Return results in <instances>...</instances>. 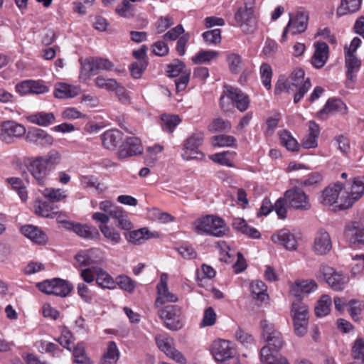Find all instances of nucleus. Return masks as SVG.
<instances>
[{
  "label": "nucleus",
  "mask_w": 364,
  "mask_h": 364,
  "mask_svg": "<svg viewBox=\"0 0 364 364\" xmlns=\"http://www.w3.org/2000/svg\"><path fill=\"white\" fill-rule=\"evenodd\" d=\"M233 228L252 238L258 239L261 237L260 232L255 228L247 225V222L242 218H235L232 223Z\"/></svg>",
  "instance_id": "34"
},
{
  "label": "nucleus",
  "mask_w": 364,
  "mask_h": 364,
  "mask_svg": "<svg viewBox=\"0 0 364 364\" xmlns=\"http://www.w3.org/2000/svg\"><path fill=\"white\" fill-rule=\"evenodd\" d=\"M43 196L50 203L62 201L68 196L66 191L54 188H46L43 192Z\"/></svg>",
  "instance_id": "43"
},
{
  "label": "nucleus",
  "mask_w": 364,
  "mask_h": 364,
  "mask_svg": "<svg viewBox=\"0 0 364 364\" xmlns=\"http://www.w3.org/2000/svg\"><path fill=\"white\" fill-rule=\"evenodd\" d=\"M53 209V205L46 201H38L35 205L36 214L41 217L51 218Z\"/></svg>",
  "instance_id": "57"
},
{
  "label": "nucleus",
  "mask_w": 364,
  "mask_h": 364,
  "mask_svg": "<svg viewBox=\"0 0 364 364\" xmlns=\"http://www.w3.org/2000/svg\"><path fill=\"white\" fill-rule=\"evenodd\" d=\"M28 119L32 124L48 127L55 122V118L52 112H39L28 116Z\"/></svg>",
  "instance_id": "32"
},
{
  "label": "nucleus",
  "mask_w": 364,
  "mask_h": 364,
  "mask_svg": "<svg viewBox=\"0 0 364 364\" xmlns=\"http://www.w3.org/2000/svg\"><path fill=\"white\" fill-rule=\"evenodd\" d=\"M53 282L55 284V287L54 291H53V295L60 297H65L73 290V285L66 280L55 278L53 279Z\"/></svg>",
  "instance_id": "40"
},
{
  "label": "nucleus",
  "mask_w": 364,
  "mask_h": 364,
  "mask_svg": "<svg viewBox=\"0 0 364 364\" xmlns=\"http://www.w3.org/2000/svg\"><path fill=\"white\" fill-rule=\"evenodd\" d=\"M208 130L210 132H227L231 129V124L228 120L216 118L208 127Z\"/></svg>",
  "instance_id": "51"
},
{
  "label": "nucleus",
  "mask_w": 364,
  "mask_h": 364,
  "mask_svg": "<svg viewBox=\"0 0 364 364\" xmlns=\"http://www.w3.org/2000/svg\"><path fill=\"white\" fill-rule=\"evenodd\" d=\"M236 139L230 135H217L211 138L212 145L214 146H233L235 145Z\"/></svg>",
  "instance_id": "52"
},
{
  "label": "nucleus",
  "mask_w": 364,
  "mask_h": 364,
  "mask_svg": "<svg viewBox=\"0 0 364 364\" xmlns=\"http://www.w3.org/2000/svg\"><path fill=\"white\" fill-rule=\"evenodd\" d=\"M194 231L199 234H206L215 237H222L228 230L225 221L219 217L207 215L198 218L193 223Z\"/></svg>",
  "instance_id": "2"
},
{
  "label": "nucleus",
  "mask_w": 364,
  "mask_h": 364,
  "mask_svg": "<svg viewBox=\"0 0 364 364\" xmlns=\"http://www.w3.org/2000/svg\"><path fill=\"white\" fill-rule=\"evenodd\" d=\"M364 194V181L360 178H355L351 185L350 193L346 192V199L341 203L343 208H349Z\"/></svg>",
  "instance_id": "22"
},
{
  "label": "nucleus",
  "mask_w": 364,
  "mask_h": 364,
  "mask_svg": "<svg viewBox=\"0 0 364 364\" xmlns=\"http://www.w3.org/2000/svg\"><path fill=\"white\" fill-rule=\"evenodd\" d=\"M178 300V296L169 291L168 287L157 289V297L154 302V307L164 306L166 303H173Z\"/></svg>",
  "instance_id": "35"
},
{
  "label": "nucleus",
  "mask_w": 364,
  "mask_h": 364,
  "mask_svg": "<svg viewBox=\"0 0 364 364\" xmlns=\"http://www.w3.org/2000/svg\"><path fill=\"white\" fill-rule=\"evenodd\" d=\"M95 83L99 88L107 91H114V89L117 86V82L114 79L106 78L102 75L97 76L95 79Z\"/></svg>",
  "instance_id": "55"
},
{
  "label": "nucleus",
  "mask_w": 364,
  "mask_h": 364,
  "mask_svg": "<svg viewBox=\"0 0 364 364\" xmlns=\"http://www.w3.org/2000/svg\"><path fill=\"white\" fill-rule=\"evenodd\" d=\"M319 274L318 277L325 281L333 290L337 291H342L349 281L348 276L324 264L320 266Z\"/></svg>",
  "instance_id": "5"
},
{
  "label": "nucleus",
  "mask_w": 364,
  "mask_h": 364,
  "mask_svg": "<svg viewBox=\"0 0 364 364\" xmlns=\"http://www.w3.org/2000/svg\"><path fill=\"white\" fill-rule=\"evenodd\" d=\"M204 133L196 132L193 133L184 143L185 151L182 154L183 159L191 160L194 159H202L204 155L198 151V147L203 144Z\"/></svg>",
  "instance_id": "10"
},
{
  "label": "nucleus",
  "mask_w": 364,
  "mask_h": 364,
  "mask_svg": "<svg viewBox=\"0 0 364 364\" xmlns=\"http://www.w3.org/2000/svg\"><path fill=\"white\" fill-rule=\"evenodd\" d=\"M272 240L277 244L292 251L297 248V241L295 236L287 229H282L272 235Z\"/></svg>",
  "instance_id": "24"
},
{
  "label": "nucleus",
  "mask_w": 364,
  "mask_h": 364,
  "mask_svg": "<svg viewBox=\"0 0 364 364\" xmlns=\"http://www.w3.org/2000/svg\"><path fill=\"white\" fill-rule=\"evenodd\" d=\"M347 107L346 104L339 99H330L327 101L324 107L319 111V116L322 117V115L325 113H342L345 114L346 112Z\"/></svg>",
  "instance_id": "33"
},
{
  "label": "nucleus",
  "mask_w": 364,
  "mask_h": 364,
  "mask_svg": "<svg viewBox=\"0 0 364 364\" xmlns=\"http://www.w3.org/2000/svg\"><path fill=\"white\" fill-rule=\"evenodd\" d=\"M74 362L77 363H87L89 358L86 355L84 344L79 343L73 350Z\"/></svg>",
  "instance_id": "59"
},
{
  "label": "nucleus",
  "mask_w": 364,
  "mask_h": 364,
  "mask_svg": "<svg viewBox=\"0 0 364 364\" xmlns=\"http://www.w3.org/2000/svg\"><path fill=\"white\" fill-rule=\"evenodd\" d=\"M260 326L262 331V335L269 346H273L274 349L279 351L284 346L285 341L282 333L267 320L260 321Z\"/></svg>",
  "instance_id": "11"
},
{
  "label": "nucleus",
  "mask_w": 364,
  "mask_h": 364,
  "mask_svg": "<svg viewBox=\"0 0 364 364\" xmlns=\"http://www.w3.org/2000/svg\"><path fill=\"white\" fill-rule=\"evenodd\" d=\"M291 316L293 321L294 331L296 336H304L309 324L308 306L299 300H294L291 304Z\"/></svg>",
  "instance_id": "4"
},
{
  "label": "nucleus",
  "mask_w": 364,
  "mask_h": 364,
  "mask_svg": "<svg viewBox=\"0 0 364 364\" xmlns=\"http://www.w3.org/2000/svg\"><path fill=\"white\" fill-rule=\"evenodd\" d=\"M235 339L243 346L248 347L254 344L253 336L240 327H238L235 333Z\"/></svg>",
  "instance_id": "56"
},
{
  "label": "nucleus",
  "mask_w": 364,
  "mask_h": 364,
  "mask_svg": "<svg viewBox=\"0 0 364 364\" xmlns=\"http://www.w3.org/2000/svg\"><path fill=\"white\" fill-rule=\"evenodd\" d=\"M355 262L351 269V273L354 275L364 272V255H357L353 257Z\"/></svg>",
  "instance_id": "64"
},
{
  "label": "nucleus",
  "mask_w": 364,
  "mask_h": 364,
  "mask_svg": "<svg viewBox=\"0 0 364 364\" xmlns=\"http://www.w3.org/2000/svg\"><path fill=\"white\" fill-rule=\"evenodd\" d=\"M65 228L73 230L75 233L81 237L94 240L99 239L100 237L98 230L91 225L74 223L72 222H64Z\"/></svg>",
  "instance_id": "21"
},
{
  "label": "nucleus",
  "mask_w": 364,
  "mask_h": 364,
  "mask_svg": "<svg viewBox=\"0 0 364 364\" xmlns=\"http://www.w3.org/2000/svg\"><path fill=\"white\" fill-rule=\"evenodd\" d=\"M291 87L296 88L294 96V103H298L311 86L309 77L305 78L304 70L301 68L294 69L289 77Z\"/></svg>",
  "instance_id": "8"
},
{
  "label": "nucleus",
  "mask_w": 364,
  "mask_h": 364,
  "mask_svg": "<svg viewBox=\"0 0 364 364\" xmlns=\"http://www.w3.org/2000/svg\"><path fill=\"white\" fill-rule=\"evenodd\" d=\"M344 237L350 245H364V228L359 222H349L345 225Z\"/></svg>",
  "instance_id": "16"
},
{
  "label": "nucleus",
  "mask_w": 364,
  "mask_h": 364,
  "mask_svg": "<svg viewBox=\"0 0 364 364\" xmlns=\"http://www.w3.org/2000/svg\"><path fill=\"white\" fill-rule=\"evenodd\" d=\"M25 139L26 142L41 148L52 146L54 143L52 135L46 130L37 127L28 129Z\"/></svg>",
  "instance_id": "12"
},
{
  "label": "nucleus",
  "mask_w": 364,
  "mask_h": 364,
  "mask_svg": "<svg viewBox=\"0 0 364 364\" xmlns=\"http://www.w3.org/2000/svg\"><path fill=\"white\" fill-rule=\"evenodd\" d=\"M284 197L289 208L294 210L307 211L311 208L309 196L299 187L294 186L287 190Z\"/></svg>",
  "instance_id": "6"
},
{
  "label": "nucleus",
  "mask_w": 364,
  "mask_h": 364,
  "mask_svg": "<svg viewBox=\"0 0 364 364\" xmlns=\"http://www.w3.org/2000/svg\"><path fill=\"white\" fill-rule=\"evenodd\" d=\"M332 249L330 235L324 229H320L315 237L313 250L318 255H325Z\"/></svg>",
  "instance_id": "19"
},
{
  "label": "nucleus",
  "mask_w": 364,
  "mask_h": 364,
  "mask_svg": "<svg viewBox=\"0 0 364 364\" xmlns=\"http://www.w3.org/2000/svg\"><path fill=\"white\" fill-rule=\"evenodd\" d=\"M101 139L105 148L114 150L123 141V134L117 129H111L105 132Z\"/></svg>",
  "instance_id": "26"
},
{
  "label": "nucleus",
  "mask_w": 364,
  "mask_h": 364,
  "mask_svg": "<svg viewBox=\"0 0 364 364\" xmlns=\"http://www.w3.org/2000/svg\"><path fill=\"white\" fill-rule=\"evenodd\" d=\"M362 0H341V5L338 7L336 15L342 16L348 14L354 13L360 8Z\"/></svg>",
  "instance_id": "37"
},
{
  "label": "nucleus",
  "mask_w": 364,
  "mask_h": 364,
  "mask_svg": "<svg viewBox=\"0 0 364 364\" xmlns=\"http://www.w3.org/2000/svg\"><path fill=\"white\" fill-rule=\"evenodd\" d=\"M157 315L166 328L172 331L181 329L185 323L182 307L176 304H168L156 308Z\"/></svg>",
  "instance_id": "3"
},
{
  "label": "nucleus",
  "mask_w": 364,
  "mask_h": 364,
  "mask_svg": "<svg viewBox=\"0 0 364 364\" xmlns=\"http://www.w3.org/2000/svg\"><path fill=\"white\" fill-rule=\"evenodd\" d=\"M117 284L119 287L128 292H133L135 289V282L126 275H119L117 278Z\"/></svg>",
  "instance_id": "62"
},
{
  "label": "nucleus",
  "mask_w": 364,
  "mask_h": 364,
  "mask_svg": "<svg viewBox=\"0 0 364 364\" xmlns=\"http://www.w3.org/2000/svg\"><path fill=\"white\" fill-rule=\"evenodd\" d=\"M267 289L266 284L262 281H254L250 284V290L253 298L260 301H264L268 298Z\"/></svg>",
  "instance_id": "42"
},
{
  "label": "nucleus",
  "mask_w": 364,
  "mask_h": 364,
  "mask_svg": "<svg viewBox=\"0 0 364 364\" xmlns=\"http://www.w3.org/2000/svg\"><path fill=\"white\" fill-rule=\"evenodd\" d=\"M291 33L293 35L304 32L308 26L309 16L305 13H298L294 19H291Z\"/></svg>",
  "instance_id": "38"
},
{
  "label": "nucleus",
  "mask_w": 364,
  "mask_h": 364,
  "mask_svg": "<svg viewBox=\"0 0 364 364\" xmlns=\"http://www.w3.org/2000/svg\"><path fill=\"white\" fill-rule=\"evenodd\" d=\"M152 234L149 232L148 228H143L139 230H133L129 232L126 235V238L128 242L134 244V245H140L143 243L145 240L151 238Z\"/></svg>",
  "instance_id": "36"
},
{
  "label": "nucleus",
  "mask_w": 364,
  "mask_h": 364,
  "mask_svg": "<svg viewBox=\"0 0 364 364\" xmlns=\"http://www.w3.org/2000/svg\"><path fill=\"white\" fill-rule=\"evenodd\" d=\"M315 50L311 58V63L314 68L320 69L323 68L328 59L329 47L324 42H316L314 45Z\"/></svg>",
  "instance_id": "23"
},
{
  "label": "nucleus",
  "mask_w": 364,
  "mask_h": 364,
  "mask_svg": "<svg viewBox=\"0 0 364 364\" xmlns=\"http://www.w3.org/2000/svg\"><path fill=\"white\" fill-rule=\"evenodd\" d=\"M6 181L11 186L12 188L17 192L23 202H26L28 200V191L26 186L20 178H6Z\"/></svg>",
  "instance_id": "45"
},
{
  "label": "nucleus",
  "mask_w": 364,
  "mask_h": 364,
  "mask_svg": "<svg viewBox=\"0 0 364 364\" xmlns=\"http://www.w3.org/2000/svg\"><path fill=\"white\" fill-rule=\"evenodd\" d=\"M235 19L245 33H252L257 28V21L254 14L246 12L242 9H237L235 14Z\"/></svg>",
  "instance_id": "17"
},
{
  "label": "nucleus",
  "mask_w": 364,
  "mask_h": 364,
  "mask_svg": "<svg viewBox=\"0 0 364 364\" xmlns=\"http://www.w3.org/2000/svg\"><path fill=\"white\" fill-rule=\"evenodd\" d=\"M260 360L263 364H288L287 359L279 351L265 346L260 350Z\"/></svg>",
  "instance_id": "25"
},
{
  "label": "nucleus",
  "mask_w": 364,
  "mask_h": 364,
  "mask_svg": "<svg viewBox=\"0 0 364 364\" xmlns=\"http://www.w3.org/2000/svg\"><path fill=\"white\" fill-rule=\"evenodd\" d=\"M100 232L105 238L108 240L112 245L119 243L122 240L120 233L113 228L107 225H100L99 227Z\"/></svg>",
  "instance_id": "48"
},
{
  "label": "nucleus",
  "mask_w": 364,
  "mask_h": 364,
  "mask_svg": "<svg viewBox=\"0 0 364 364\" xmlns=\"http://www.w3.org/2000/svg\"><path fill=\"white\" fill-rule=\"evenodd\" d=\"M220 53L215 50H200L192 57V61L195 64H203L209 63L219 56Z\"/></svg>",
  "instance_id": "46"
},
{
  "label": "nucleus",
  "mask_w": 364,
  "mask_h": 364,
  "mask_svg": "<svg viewBox=\"0 0 364 364\" xmlns=\"http://www.w3.org/2000/svg\"><path fill=\"white\" fill-rule=\"evenodd\" d=\"M81 92L79 86L59 82L55 86L54 96L58 99L73 98Z\"/></svg>",
  "instance_id": "29"
},
{
  "label": "nucleus",
  "mask_w": 364,
  "mask_h": 364,
  "mask_svg": "<svg viewBox=\"0 0 364 364\" xmlns=\"http://www.w3.org/2000/svg\"><path fill=\"white\" fill-rule=\"evenodd\" d=\"M155 341L159 349L164 352L167 357L178 363H186L185 356L174 347V340L168 334L156 335L155 336Z\"/></svg>",
  "instance_id": "7"
},
{
  "label": "nucleus",
  "mask_w": 364,
  "mask_h": 364,
  "mask_svg": "<svg viewBox=\"0 0 364 364\" xmlns=\"http://www.w3.org/2000/svg\"><path fill=\"white\" fill-rule=\"evenodd\" d=\"M346 67L347 68V77L353 80L355 77V73L358 71L361 65V62L354 55L346 54Z\"/></svg>",
  "instance_id": "41"
},
{
  "label": "nucleus",
  "mask_w": 364,
  "mask_h": 364,
  "mask_svg": "<svg viewBox=\"0 0 364 364\" xmlns=\"http://www.w3.org/2000/svg\"><path fill=\"white\" fill-rule=\"evenodd\" d=\"M346 199V191H343V186L341 183H336L326 188L321 196L320 202L324 205H332L337 204L341 210H346L341 207V203Z\"/></svg>",
  "instance_id": "9"
},
{
  "label": "nucleus",
  "mask_w": 364,
  "mask_h": 364,
  "mask_svg": "<svg viewBox=\"0 0 364 364\" xmlns=\"http://www.w3.org/2000/svg\"><path fill=\"white\" fill-rule=\"evenodd\" d=\"M279 139L281 144L289 151H296L299 149V144L297 141L291 136V133L286 129L279 132Z\"/></svg>",
  "instance_id": "44"
},
{
  "label": "nucleus",
  "mask_w": 364,
  "mask_h": 364,
  "mask_svg": "<svg viewBox=\"0 0 364 364\" xmlns=\"http://www.w3.org/2000/svg\"><path fill=\"white\" fill-rule=\"evenodd\" d=\"M116 12L124 18H130L134 16V8L128 0H123L116 8Z\"/></svg>",
  "instance_id": "63"
},
{
  "label": "nucleus",
  "mask_w": 364,
  "mask_h": 364,
  "mask_svg": "<svg viewBox=\"0 0 364 364\" xmlns=\"http://www.w3.org/2000/svg\"><path fill=\"white\" fill-rule=\"evenodd\" d=\"M331 304V298L328 295H323L315 306L314 310L316 316L323 317L328 315L330 312Z\"/></svg>",
  "instance_id": "47"
},
{
  "label": "nucleus",
  "mask_w": 364,
  "mask_h": 364,
  "mask_svg": "<svg viewBox=\"0 0 364 364\" xmlns=\"http://www.w3.org/2000/svg\"><path fill=\"white\" fill-rule=\"evenodd\" d=\"M225 87L227 89V97L232 100L237 109L242 112L246 111L250 103L248 95L238 88L232 86H226Z\"/></svg>",
  "instance_id": "18"
},
{
  "label": "nucleus",
  "mask_w": 364,
  "mask_h": 364,
  "mask_svg": "<svg viewBox=\"0 0 364 364\" xmlns=\"http://www.w3.org/2000/svg\"><path fill=\"white\" fill-rule=\"evenodd\" d=\"M260 75L262 84L267 89L271 88V80L272 76V70L271 66L267 63H262L260 66Z\"/></svg>",
  "instance_id": "58"
},
{
  "label": "nucleus",
  "mask_w": 364,
  "mask_h": 364,
  "mask_svg": "<svg viewBox=\"0 0 364 364\" xmlns=\"http://www.w3.org/2000/svg\"><path fill=\"white\" fill-rule=\"evenodd\" d=\"M352 356L353 358L359 361L360 363L364 364V339L359 338H357L352 347Z\"/></svg>",
  "instance_id": "54"
},
{
  "label": "nucleus",
  "mask_w": 364,
  "mask_h": 364,
  "mask_svg": "<svg viewBox=\"0 0 364 364\" xmlns=\"http://www.w3.org/2000/svg\"><path fill=\"white\" fill-rule=\"evenodd\" d=\"M21 232L25 237L39 245H44L48 240L46 233L38 227L32 225L22 226Z\"/></svg>",
  "instance_id": "28"
},
{
  "label": "nucleus",
  "mask_w": 364,
  "mask_h": 364,
  "mask_svg": "<svg viewBox=\"0 0 364 364\" xmlns=\"http://www.w3.org/2000/svg\"><path fill=\"white\" fill-rule=\"evenodd\" d=\"M82 69L87 72H93L95 70H109L113 67V63L107 59L97 58L86 59L82 63Z\"/></svg>",
  "instance_id": "30"
},
{
  "label": "nucleus",
  "mask_w": 364,
  "mask_h": 364,
  "mask_svg": "<svg viewBox=\"0 0 364 364\" xmlns=\"http://www.w3.org/2000/svg\"><path fill=\"white\" fill-rule=\"evenodd\" d=\"M230 70L233 73H238L242 65L241 57L235 53H231L227 58Z\"/></svg>",
  "instance_id": "60"
},
{
  "label": "nucleus",
  "mask_w": 364,
  "mask_h": 364,
  "mask_svg": "<svg viewBox=\"0 0 364 364\" xmlns=\"http://www.w3.org/2000/svg\"><path fill=\"white\" fill-rule=\"evenodd\" d=\"M161 127L163 130L172 133L176 127L180 123L181 119L178 115H169L162 114L161 115Z\"/></svg>",
  "instance_id": "49"
},
{
  "label": "nucleus",
  "mask_w": 364,
  "mask_h": 364,
  "mask_svg": "<svg viewBox=\"0 0 364 364\" xmlns=\"http://www.w3.org/2000/svg\"><path fill=\"white\" fill-rule=\"evenodd\" d=\"M203 39L208 44L216 45L221 41V31L219 28L205 31L203 33Z\"/></svg>",
  "instance_id": "61"
},
{
  "label": "nucleus",
  "mask_w": 364,
  "mask_h": 364,
  "mask_svg": "<svg viewBox=\"0 0 364 364\" xmlns=\"http://www.w3.org/2000/svg\"><path fill=\"white\" fill-rule=\"evenodd\" d=\"M211 353L218 362H225L234 358L235 350L230 341L218 339L214 341L211 346Z\"/></svg>",
  "instance_id": "13"
},
{
  "label": "nucleus",
  "mask_w": 364,
  "mask_h": 364,
  "mask_svg": "<svg viewBox=\"0 0 364 364\" xmlns=\"http://www.w3.org/2000/svg\"><path fill=\"white\" fill-rule=\"evenodd\" d=\"M185 71L191 70H186L185 64L178 59L173 60V62L167 66L168 75L172 77H178Z\"/></svg>",
  "instance_id": "53"
},
{
  "label": "nucleus",
  "mask_w": 364,
  "mask_h": 364,
  "mask_svg": "<svg viewBox=\"0 0 364 364\" xmlns=\"http://www.w3.org/2000/svg\"><path fill=\"white\" fill-rule=\"evenodd\" d=\"M61 161L60 151L53 149L46 155L26 157L23 161L34 182L43 186L46 184L50 173L55 169Z\"/></svg>",
  "instance_id": "1"
},
{
  "label": "nucleus",
  "mask_w": 364,
  "mask_h": 364,
  "mask_svg": "<svg viewBox=\"0 0 364 364\" xmlns=\"http://www.w3.org/2000/svg\"><path fill=\"white\" fill-rule=\"evenodd\" d=\"M96 273V282L102 288L113 289L115 282L112 277L104 269L100 267L95 268Z\"/></svg>",
  "instance_id": "39"
},
{
  "label": "nucleus",
  "mask_w": 364,
  "mask_h": 364,
  "mask_svg": "<svg viewBox=\"0 0 364 364\" xmlns=\"http://www.w3.org/2000/svg\"><path fill=\"white\" fill-rule=\"evenodd\" d=\"M1 131L5 138H21L27 133L23 125L14 121L4 122L1 125Z\"/></svg>",
  "instance_id": "27"
},
{
  "label": "nucleus",
  "mask_w": 364,
  "mask_h": 364,
  "mask_svg": "<svg viewBox=\"0 0 364 364\" xmlns=\"http://www.w3.org/2000/svg\"><path fill=\"white\" fill-rule=\"evenodd\" d=\"M143 153L141 140L136 136L127 137L119 146L117 151L119 159H123L133 156L140 155Z\"/></svg>",
  "instance_id": "14"
},
{
  "label": "nucleus",
  "mask_w": 364,
  "mask_h": 364,
  "mask_svg": "<svg viewBox=\"0 0 364 364\" xmlns=\"http://www.w3.org/2000/svg\"><path fill=\"white\" fill-rule=\"evenodd\" d=\"M234 155L235 153L227 151L213 154L210 156V159L215 163L227 166L228 167H232L233 166L232 161Z\"/></svg>",
  "instance_id": "50"
},
{
  "label": "nucleus",
  "mask_w": 364,
  "mask_h": 364,
  "mask_svg": "<svg viewBox=\"0 0 364 364\" xmlns=\"http://www.w3.org/2000/svg\"><path fill=\"white\" fill-rule=\"evenodd\" d=\"M318 286L314 280L297 281L291 284L289 292L295 299L302 301L304 295H308L316 290Z\"/></svg>",
  "instance_id": "20"
},
{
  "label": "nucleus",
  "mask_w": 364,
  "mask_h": 364,
  "mask_svg": "<svg viewBox=\"0 0 364 364\" xmlns=\"http://www.w3.org/2000/svg\"><path fill=\"white\" fill-rule=\"evenodd\" d=\"M119 356V350L116 343L112 341H108L102 355L100 364H117Z\"/></svg>",
  "instance_id": "31"
},
{
  "label": "nucleus",
  "mask_w": 364,
  "mask_h": 364,
  "mask_svg": "<svg viewBox=\"0 0 364 364\" xmlns=\"http://www.w3.org/2000/svg\"><path fill=\"white\" fill-rule=\"evenodd\" d=\"M75 259L80 267L100 264L103 261L102 252L98 248L81 250L75 255Z\"/></svg>",
  "instance_id": "15"
}]
</instances>
